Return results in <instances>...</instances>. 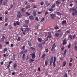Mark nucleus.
I'll list each match as a JSON object with an SVG mask.
<instances>
[{"label":"nucleus","mask_w":77,"mask_h":77,"mask_svg":"<svg viewBox=\"0 0 77 77\" xmlns=\"http://www.w3.org/2000/svg\"><path fill=\"white\" fill-rule=\"evenodd\" d=\"M56 47V43H54L53 44L51 49V51H53L52 52L53 53H55V50H54V49L55 47Z\"/></svg>","instance_id":"nucleus-1"},{"label":"nucleus","mask_w":77,"mask_h":77,"mask_svg":"<svg viewBox=\"0 0 77 77\" xmlns=\"http://www.w3.org/2000/svg\"><path fill=\"white\" fill-rule=\"evenodd\" d=\"M3 0H0V5L2 4L3 5H6L7 4V2L5 1L3 2Z\"/></svg>","instance_id":"nucleus-2"},{"label":"nucleus","mask_w":77,"mask_h":77,"mask_svg":"<svg viewBox=\"0 0 77 77\" xmlns=\"http://www.w3.org/2000/svg\"><path fill=\"white\" fill-rule=\"evenodd\" d=\"M52 19H53L54 17H56V15L54 14H50Z\"/></svg>","instance_id":"nucleus-3"},{"label":"nucleus","mask_w":77,"mask_h":77,"mask_svg":"<svg viewBox=\"0 0 77 77\" xmlns=\"http://www.w3.org/2000/svg\"><path fill=\"white\" fill-rule=\"evenodd\" d=\"M48 35H49V36H48L47 38V41H48V38H51V33H50V32H48Z\"/></svg>","instance_id":"nucleus-4"},{"label":"nucleus","mask_w":77,"mask_h":77,"mask_svg":"<svg viewBox=\"0 0 77 77\" xmlns=\"http://www.w3.org/2000/svg\"><path fill=\"white\" fill-rule=\"evenodd\" d=\"M35 53H34V54H30V55L32 57V59H35L36 57L35 56Z\"/></svg>","instance_id":"nucleus-5"},{"label":"nucleus","mask_w":77,"mask_h":77,"mask_svg":"<svg viewBox=\"0 0 77 77\" xmlns=\"http://www.w3.org/2000/svg\"><path fill=\"white\" fill-rule=\"evenodd\" d=\"M30 29L29 28H25V29L24 30V32H29L30 31Z\"/></svg>","instance_id":"nucleus-6"},{"label":"nucleus","mask_w":77,"mask_h":77,"mask_svg":"<svg viewBox=\"0 0 77 77\" xmlns=\"http://www.w3.org/2000/svg\"><path fill=\"white\" fill-rule=\"evenodd\" d=\"M6 39V37H5L4 35L2 36V38L1 39V41H4L5 39Z\"/></svg>","instance_id":"nucleus-7"},{"label":"nucleus","mask_w":77,"mask_h":77,"mask_svg":"<svg viewBox=\"0 0 77 77\" xmlns=\"http://www.w3.org/2000/svg\"><path fill=\"white\" fill-rule=\"evenodd\" d=\"M66 39H65L63 41V45H65L66 44Z\"/></svg>","instance_id":"nucleus-8"},{"label":"nucleus","mask_w":77,"mask_h":77,"mask_svg":"<svg viewBox=\"0 0 77 77\" xmlns=\"http://www.w3.org/2000/svg\"><path fill=\"white\" fill-rule=\"evenodd\" d=\"M29 19H30V20H34V17L32 15L29 16Z\"/></svg>","instance_id":"nucleus-9"},{"label":"nucleus","mask_w":77,"mask_h":77,"mask_svg":"<svg viewBox=\"0 0 77 77\" xmlns=\"http://www.w3.org/2000/svg\"><path fill=\"white\" fill-rule=\"evenodd\" d=\"M34 61H35V60L32 59H29V63H32V62H34Z\"/></svg>","instance_id":"nucleus-10"},{"label":"nucleus","mask_w":77,"mask_h":77,"mask_svg":"<svg viewBox=\"0 0 77 77\" xmlns=\"http://www.w3.org/2000/svg\"><path fill=\"white\" fill-rule=\"evenodd\" d=\"M49 62H50V66H51V63H53V60H49Z\"/></svg>","instance_id":"nucleus-11"},{"label":"nucleus","mask_w":77,"mask_h":77,"mask_svg":"<svg viewBox=\"0 0 77 77\" xmlns=\"http://www.w3.org/2000/svg\"><path fill=\"white\" fill-rule=\"evenodd\" d=\"M25 23L26 24H28L29 23V21L28 20H25Z\"/></svg>","instance_id":"nucleus-12"},{"label":"nucleus","mask_w":77,"mask_h":77,"mask_svg":"<svg viewBox=\"0 0 77 77\" xmlns=\"http://www.w3.org/2000/svg\"><path fill=\"white\" fill-rule=\"evenodd\" d=\"M66 20H63L62 21V24H66Z\"/></svg>","instance_id":"nucleus-13"},{"label":"nucleus","mask_w":77,"mask_h":77,"mask_svg":"<svg viewBox=\"0 0 77 77\" xmlns=\"http://www.w3.org/2000/svg\"><path fill=\"white\" fill-rule=\"evenodd\" d=\"M33 15L34 17L36 16V11H34L33 12Z\"/></svg>","instance_id":"nucleus-14"},{"label":"nucleus","mask_w":77,"mask_h":77,"mask_svg":"<svg viewBox=\"0 0 77 77\" xmlns=\"http://www.w3.org/2000/svg\"><path fill=\"white\" fill-rule=\"evenodd\" d=\"M67 52V50H66V49L64 51V53L63 54V56H65L66 53Z\"/></svg>","instance_id":"nucleus-15"},{"label":"nucleus","mask_w":77,"mask_h":77,"mask_svg":"<svg viewBox=\"0 0 77 77\" xmlns=\"http://www.w3.org/2000/svg\"><path fill=\"white\" fill-rule=\"evenodd\" d=\"M17 64L15 63L14 64V66H13V68L14 69H15V68H16V67H17Z\"/></svg>","instance_id":"nucleus-16"},{"label":"nucleus","mask_w":77,"mask_h":77,"mask_svg":"<svg viewBox=\"0 0 77 77\" xmlns=\"http://www.w3.org/2000/svg\"><path fill=\"white\" fill-rule=\"evenodd\" d=\"M24 8H23L21 9V11L23 12H26V11L24 10Z\"/></svg>","instance_id":"nucleus-17"},{"label":"nucleus","mask_w":77,"mask_h":77,"mask_svg":"<svg viewBox=\"0 0 77 77\" xmlns=\"http://www.w3.org/2000/svg\"><path fill=\"white\" fill-rule=\"evenodd\" d=\"M55 7H56V5L55 4H54L51 6V8H55Z\"/></svg>","instance_id":"nucleus-18"},{"label":"nucleus","mask_w":77,"mask_h":77,"mask_svg":"<svg viewBox=\"0 0 77 77\" xmlns=\"http://www.w3.org/2000/svg\"><path fill=\"white\" fill-rule=\"evenodd\" d=\"M57 15H62V13L59 12H57Z\"/></svg>","instance_id":"nucleus-19"},{"label":"nucleus","mask_w":77,"mask_h":77,"mask_svg":"<svg viewBox=\"0 0 77 77\" xmlns=\"http://www.w3.org/2000/svg\"><path fill=\"white\" fill-rule=\"evenodd\" d=\"M30 7H31L30 5H28L26 6V9H28V8H30Z\"/></svg>","instance_id":"nucleus-20"},{"label":"nucleus","mask_w":77,"mask_h":77,"mask_svg":"<svg viewBox=\"0 0 77 77\" xmlns=\"http://www.w3.org/2000/svg\"><path fill=\"white\" fill-rule=\"evenodd\" d=\"M27 25L26 24H24L23 25L24 27H28V25Z\"/></svg>","instance_id":"nucleus-21"},{"label":"nucleus","mask_w":77,"mask_h":77,"mask_svg":"<svg viewBox=\"0 0 77 77\" xmlns=\"http://www.w3.org/2000/svg\"><path fill=\"white\" fill-rule=\"evenodd\" d=\"M21 31H22V32H23V35H26V33L24 32V31L23 30V28L21 29Z\"/></svg>","instance_id":"nucleus-22"},{"label":"nucleus","mask_w":77,"mask_h":77,"mask_svg":"<svg viewBox=\"0 0 77 77\" xmlns=\"http://www.w3.org/2000/svg\"><path fill=\"white\" fill-rule=\"evenodd\" d=\"M38 40L39 42H41L42 41V39L40 38H38Z\"/></svg>","instance_id":"nucleus-23"},{"label":"nucleus","mask_w":77,"mask_h":77,"mask_svg":"<svg viewBox=\"0 0 77 77\" xmlns=\"http://www.w3.org/2000/svg\"><path fill=\"white\" fill-rule=\"evenodd\" d=\"M59 35V33H56L55 34V36H56V37H58Z\"/></svg>","instance_id":"nucleus-24"},{"label":"nucleus","mask_w":77,"mask_h":77,"mask_svg":"<svg viewBox=\"0 0 77 77\" xmlns=\"http://www.w3.org/2000/svg\"><path fill=\"white\" fill-rule=\"evenodd\" d=\"M44 20H45V19H44V18H42L41 19L40 21H41V22H43V21H44Z\"/></svg>","instance_id":"nucleus-25"},{"label":"nucleus","mask_w":77,"mask_h":77,"mask_svg":"<svg viewBox=\"0 0 77 77\" xmlns=\"http://www.w3.org/2000/svg\"><path fill=\"white\" fill-rule=\"evenodd\" d=\"M63 65L62 66L63 67H64V66H65V65H66V62L64 61V62H63Z\"/></svg>","instance_id":"nucleus-26"},{"label":"nucleus","mask_w":77,"mask_h":77,"mask_svg":"<svg viewBox=\"0 0 77 77\" xmlns=\"http://www.w3.org/2000/svg\"><path fill=\"white\" fill-rule=\"evenodd\" d=\"M56 3L57 4V5H59V4H60V2L56 1Z\"/></svg>","instance_id":"nucleus-27"},{"label":"nucleus","mask_w":77,"mask_h":77,"mask_svg":"<svg viewBox=\"0 0 77 77\" xmlns=\"http://www.w3.org/2000/svg\"><path fill=\"white\" fill-rule=\"evenodd\" d=\"M25 57V54H23V56H22V59L23 60H25V57Z\"/></svg>","instance_id":"nucleus-28"},{"label":"nucleus","mask_w":77,"mask_h":77,"mask_svg":"<svg viewBox=\"0 0 77 77\" xmlns=\"http://www.w3.org/2000/svg\"><path fill=\"white\" fill-rule=\"evenodd\" d=\"M42 46V44L40 43L38 44V47H41Z\"/></svg>","instance_id":"nucleus-29"},{"label":"nucleus","mask_w":77,"mask_h":77,"mask_svg":"<svg viewBox=\"0 0 77 77\" xmlns=\"http://www.w3.org/2000/svg\"><path fill=\"white\" fill-rule=\"evenodd\" d=\"M17 17L18 18H21V17H22V16L20 15V14H17Z\"/></svg>","instance_id":"nucleus-30"},{"label":"nucleus","mask_w":77,"mask_h":77,"mask_svg":"<svg viewBox=\"0 0 77 77\" xmlns=\"http://www.w3.org/2000/svg\"><path fill=\"white\" fill-rule=\"evenodd\" d=\"M56 57H54V62H56Z\"/></svg>","instance_id":"nucleus-31"},{"label":"nucleus","mask_w":77,"mask_h":77,"mask_svg":"<svg viewBox=\"0 0 77 77\" xmlns=\"http://www.w3.org/2000/svg\"><path fill=\"white\" fill-rule=\"evenodd\" d=\"M71 43H69V44L68 45L67 47H68V48H70L71 47Z\"/></svg>","instance_id":"nucleus-32"},{"label":"nucleus","mask_w":77,"mask_h":77,"mask_svg":"<svg viewBox=\"0 0 77 77\" xmlns=\"http://www.w3.org/2000/svg\"><path fill=\"white\" fill-rule=\"evenodd\" d=\"M76 37V35L75 34H74L73 35V39H74V38H75Z\"/></svg>","instance_id":"nucleus-33"},{"label":"nucleus","mask_w":77,"mask_h":77,"mask_svg":"<svg viewBox=\"0 0 77 77\" xmlns=\"http://www.w3.org/2000/svg\"><path fill=\"white\" fill-rule=\"evenodd\" d=\"M24 53V50L22 51L20 53V54H23Z\"/></svg>","instance_id":"nucleus-34"},{"label":"nucleus","mask_w":77,"mask_h":77,"mask_svg":"<svg viewBox=\"0 0 77 77\" xmlns=\"http://www.w3.org/2000/svg\"><path fill=\"white\" fill-rule=\"evenodd\" d=\"M53 65L54 67H56V63H55V62H53Z\"/></svg>","instance_id":"nucleus-35"},{"label":"nucleus","mask_w":77,"mask_h":77,"mask_svg":"<svg viewBox=\"0 0 77 77\" xmlns=\"http://www.w3.org/2000/svg\"><path fill=\"white\" fill-rule=\"evenodd\" d=\"M35 20H36V21H39V18H38V17H36L35 18Z\"/></svg>","instance_id":"nucleus-36"},{"label":"nucleus","mask_w":77,"mask_h":77,"mask_svg":"<svg viewBox=\"0 0 77 77\" xmlns=\"http://www.w3.org/2000/svg\"><path fill=\"white\" fill-rule=\"evenodd\" d=\"M28 44L30 47V46H32V44H31L30 42H28Z\"/></svg>","instance_id":"nucleus-37"},{"label":"nucleus","mask_w":77,"mask_h":77,"mask_svg":"<svg viewBox=\"0 0 77 77\" xmlns=\"http://www.w3.org/2000/svg\"><path fill=\"white\" fill-rule=\"evenodd\" d=\"M73 61V59L71 58L70 60V62H72Z\"/></svg>","instance_id":"nucleus-38"},{"label":"nucleus","mask_w":77,"mask_h":77,"mask_svg":"<svg viewBox=\"0 0 77 77\" xmlns=\"http://www.w3.org/2000/svg\"><path fill=\"white\" fill-rule=\"evenodd\" d=\"M45 64L46 66L47 65V64H48V62L47 61H45Z\"/></svg>","instance_id":"nucleus-39"},{"label":"nucleus","mask_w":77,"mask_h":77,"mask_svg":"<svg viewBox=\"0 0 77 77\" xmlns=\"http://www.w3.org/2000/svg\"><path fill=\"white\" fill-rule=\"evenodd\" d=\"M54 29L56 30H57V29H59V27L57 26H56L54 27Z\"/></svg>","instance_id":"nucleus-40"},{"label":"nucleus","mask_w":77,"mask_h":77,"mask_svg":"<svg viewBox=\"0 0 77 77\" xmlns=\"http://www.w3.org/2000/svg\"><path fill=\"white\" fill-rule=\"evenodd\" d=\"M27 51H28L27 50H25V51H23V53H27Z\"/></svg>","instance_id":"nucleus-41"},{"label":"nucleus","mask_w":77,"mask_h":77,"mask_svg":"<svg viewBox=\"0 0 77 77\" xmlns=\"http://www.w3.org/2000/svg\"><path fill=\"white\" fill-rule=\"evenodd\" d=\"M69 37H70L71 39H72V35H69Z\"/></svg>","instance_id":"nucleus-42"},{"label":"nucleus","mask_w":77,"mask_h":77,"mask_svg":"<svg viewBox=\"0 0 77 77\" xmlns=\"http://www.w3.org/2000/svg\"><path fill=\"white\" fill-rule=\"evenodd\" d=\"M20 39H21V38L18 37L17 41H20Z\"/></svg>","instance_id":"nucleus-43"},{"label":"nucleus","mask_w":77,"mask_h":77,"mask_svg":"<svg viewBox=\"0 0 77 77\" xmlns=\"http://www.w3.org/2000/svg\"><path fill=\"white\" fill-rule=\"evenodd\" d=\"M8 19L7 18H6L5 19V22H7L8 21Z\"/></svg>","instance_id":"nucleus-44"},{"label":"nucleus","mask_w":77,"mask_h":77,"mask_svg":"<svg viewBox=\"0 0 77 77\" xmlns=\"http://www.w3.org/2000/svg\"><path fill=\"white\" fill-rule=\"evenodd\" d=\"M64 46H62L61 47V50L62 51L63 50H64Z\"/></svg>","instance_id":"nucleus-45"},{"label":"nucleus","mask_w":77,"mask_h":77,"mask_svg":"<svg viewBox=\"0 0 77 77\" xmlns=\"http://www.w3.org/2000/svg\"><path fill=\"white\" fill-rule=\"evenodd\" d=\"M26 14L27 15H28V16H29V15H30V13H29V12H26Z\"/></svg>","instance_id":"nucleus-46"},{"label":"nucleus","mask_w":77,"mask_h":77,"mask_svg":"<svg viewBox=\"0 0 77 77\" xmlns=\"http://www.w3.org/2000/svg\"><path fill=\"white\" fill-rule=\"evenodd\" d=\"M17 13L19 15H21V12L20 11H19L17 12Z\"/></svg>","instance_id":"nucleus-47"},{"label":"nucleus","mask_w":77,"mask_h":77,"mask_svg":"<svg viewBox=\"0 0 77 77\" xmlns=\"http://www.w3.org/2000/svg\"><path fill=\"white\" fill-rule=\"evenodd\" d=\"M49 11H53V8L49 9Z\"/></svg>","instance_id":"nucleus-48"},{"label":"nucleus","mask_w":77,"mask_h":77,"mask_svg":"<svg viewBox=\"0 0 77 77\" xmlns=\"http://www.w3.org/2000/svg\"><path fill=\"white\" fill-rule=\"evenodd\" d=\"M30 48H31V50H35V48H34L33 47H31Z\"/></svg>","instance_id":"nucleus-49"},{"label":"nucleus","mask_w":77,"mask_h":77,"mask_svg":"<svg viewBox=\"0 0 77 77\" xmlns=\"http://www.w3.org/2000/svg\"><path fill=\"white\" fill-rule=\"evenodd\" d=\"M64 77H68V76H67V74H66V73L65 74Z\"/></svg>","instance_id":"nucleus-50"},{"label":"nucleus","mask_w":77,"mask_h":77,"mask_svg":"<svg viewBox=\"0 0 77 77\" xmlns=\"http://www.w3.org/2000/svg\"><path fill=\"white\" fill-rule=\"evenodd\" d=\"M75 48L76 50H77V46H75L74 47Z\"/></svg>","instance_id":"nucleus-51"},{"label":"nucleus","mask_w":77,"mask_h":77,"mask_svg":"<svg viewBox=\"0 0 77 77\" xmlns=\"http://www.w3.org/2000/svg\"><path fill=\"white\" fill-rule=\"evenodd\" d=\"M22 48V49L23 50H24L25 48V46H23L22 48Z\"/></svg>","instance_id":"nucleus-52"},{"label":"nucleus","mask_w":77,"mask_h":77,"mask_svg":"<svg viewBox=\"0 0 77 77\" xmlns=\"http://www.w3.org/2000/svg\"><path fill=\"white\" fill-rule=\"evenodd\" d=\"M16 23L17 24V25H20V22L18 21L16 22Z\"/></svg>","instance_id":"nucleus-53"},{"label":"nucleus","mask_w":77,"mask_h":77,"mask_svg":"<svg viewBox=\"0 0 77 77\" xmlns=\"http://www.w3.org/2000/svg\"><path fill=\"white\" fill-rule=\"evenodd\" d=\"M75 15H77V11L76 10H75Z\"/></svg>","instance_id":"nucleus-54"},{"label":"nucleus","mask_w":77,"mask_h":77,"mask_svg":"<svg viewBox=\"0 0 77 77\" xmlns=\"http://www.w3.org/2000/svg\"><path fill=\"white\" fill-rule=\"evenodd\" d=\"M66 33H70V31L69 30L67 31Z\"/></svg>","instance_id":"nucleus-55"},{"label":"nucleus","mask_w":77,"mask_h":77,"mask_svg":"<svg viewBox=\"0 0 77 77\" xmlns=\"http://www.w3.org/2000/svg\"><path fill=\"white\" fill-rule=\"evenodd\" d=\"M7 51V49L6 48L5 49L3 50V51H4V52H5V51Z\"/></svg>","instance_id":"nucleus-56"},{"label":"nucleus","mask_w":77,"mask_h":77,"mask_svg":"<svg viewBox=\"0 0 77 77\" xmlns=\"http://www.w3.org/2000/svg\"><path fill=\"white\" fill-rule=\"evenodd\" d=\"M46 53H48V51H49V50H48V49L47 48L46 49Z\"/></svg>","instance_id":"nucleus-57"},{"label":"nucleus","mask_w":77,"mask_h":77,"mask_svg":"<svg viewBox=\"0 0 77 77\" xmlns=\"http://www.w3.org/2000/svg\"><path fill=\"white\" fill-rule=\"evenodd\" d=\"M10 66V64H9L7 67V68L9 69V67Z\"/></svg>","instance_id":"nucleus-58"},{"label":"nucleus","mask_w":77,"mask_h":77,"mask_svg":"<svg viewBox=\"0 0 77 77\" xmlns=\"http://www.w3.org/2000/svg\"><path fill=\"white\" fill-rule=\"evenodd\" d=\"M50 59L51 60H53V56H51Z\"/></svg>","instance_id":"nucleus-59"},{"label":"nucleus","mask_w":77,"mask_h":77,"mask_svg":"<svg viewBox=\"0 0 77 77\" xmlns=\"http://www.w3.org/2000/svg\"><path fill=\"white\" fill-rule=\"evenodd\" d=\"M5 43L6 44L8 45L9 44V42H6Z\"/></svg>","instance_id":"nucleus-60"},{"label":"nucleus","mask_w":77,"mask_h":77,"mask_svg":"<svg viewBox=\"0 0 77 77\" xmlns=\"http://www.w3.org/2000/svg\"><path fill=\"white\" fill-rule=\"evenodd\" d=\"M48 14V12L46 11L45 13V15H47V14Z\"/></svg>","instance_id":"nucleus-61"},{"label":"nucleus","mask_w":77,"mask_h":77,"mask_svg":"<svg viewBox=\"0 0 77 77\" xmlns=\"http://www.w3.org/2000/svg\"><path fill=\"white\" fill-rule=\"evenodd\" d=\"M41 5H44V2H41L40 3Z\"/></svg>","instance_id":"nucleus-62"},{"label":"nucleus","mask_w":77,"mask_h":77,"mask_svg":"<svg viewBox=\"0 0 77 77\" xmlns=\"http://www.w3.org/2000/svg\"><path fill=\"white\" fill-rule=\"evenodd\" d=\"M13 25H14V26H17V23H14Z\"/></svg>","instance_id":"nucleus-63"},{"label":"nucleus","mask_w":77,"mask_h":77,"mask_svg":"<svg viewBox=\"0 0 77 77\" xmlns=\"http://www.w3.org/2000/svg\"><path fill=\"white\" fill-rule=\"evenodd\" d=\"M61 32V30L60 29L57 31V32Z\"/></svg>","instance_id":"nucleus-64"}]
</instances>
